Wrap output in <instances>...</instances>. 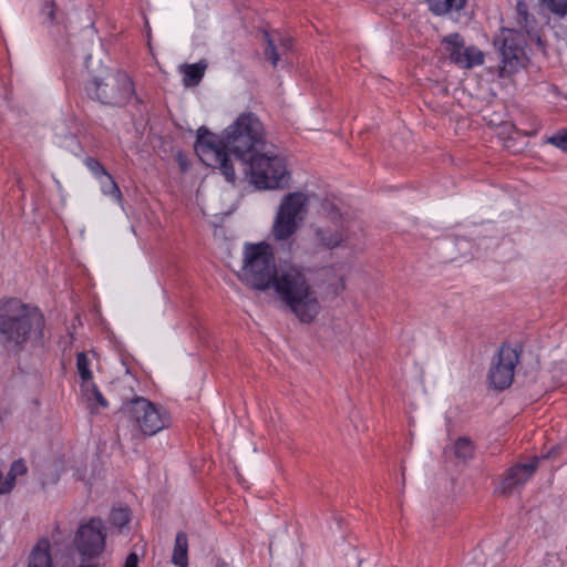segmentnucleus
Returning <instances> with one entry per match:
<instances>
[{"label": "nucleus", "mask_w": 567, "mask_h": 567, "mask_svg": "<svg viewBox=\"0 0 567 567\" xmlns=\"http://www.w3.org/2000/svg\"><path fill=\"white\" fill-rule=\"evenodd\" d=\"M106 528L100 518L81 524L74 537V546L83 560L99 557L105 548Z\"/></svg>", "instance_id": "6e6552de"}, {"label": "nucleus", "mask_w": 567, "mask_h": 567, "mask_svg": "<svg viewBox=\"0 0 567 567\" xmlns=\"http://www.w3.org/2000/svg\"><path fill=\"white\" fill-rule=\"evenodd\" d=\"M519 362V353L516 349L503 344L497 354L492 359L487 380L496 390L507 389L514 380V370Z\"/></svg>", "instance_id": "1a4fd4ad"}, {"label": "nucleus", "mask_w": 567, "mask_h": 567, "mask_svg": "<svg viewBox=\"0 0 567 567\" xmlns=\"http://www.w3.org/2000/svg\"><path fill=\"white\" fill-rule=\"evenodd\" d=\"M96 384L92 381V379L89 380H82L81 390L83 394L85 395L86 400L92 402L93 401V394L97 391Z\"/></svg>", "instance_id": "72a5a7b5"}, {"label": "nucleus", "mask_w": 567, "mask_h": 567, "mask_svg": "<svg viewBox=\"0 0 567 567\" xmlns=\"http://www.w3.org/2000/svg\"><path fill=\"white\" fill-rule=\"evenodd\" d=\"M276 39V43L279 49L286 54L287 51L291 49V39L287 37L278 35Z\"/></svg>", "instance_id": "f704fd0d"}, {"label": "nucleus", "mask_w": 567, "mask_h": 567, "mask_svg": "<svg viewBox=\"0 0 567 567\" xmlns=\"http://www.w3.org/2000/svg\"><path fill=\"white\" fill-rule=\"evenodd\" d=\"M499 51L504 69L515 71L518 66L523 65L525 55L524 49L519 40L512 32H508V34L503 38Z\"/></svg>", "instance_id": "ddd939ff"}, {"label": "nucleus", "mask_w": 567, "mask_h": 567, "mask_svg": "<svg viewBox=\"0 0 567 567\" xmlns=\"http://www.w3.org/2000/svg\"><path fill=\"white\" fill-rule=\"evenodd\" d=\"M27 465L23 460H17L11 464L7 477L2 478L3 483H10L11 489L14 487L16 478L27 473Z\"/></svg>", "instance_id": "393cba45"}, {"label": "nucleus", "mask_w": 567, "mask_h": 567, "mask_svg": "<svg viewBox=\"0 0 567 567\" xmlns=\"http://www.w3.org/2000/svg\"><path fill=\"white\" fill-rule=\"evenodd\" d=\"M28 567H52L48 540H40L32 549Z\"/></svg>", "instance_id": "a211bd4d"}, {"label": "nucleus", "mask_w": 567, "mask_h": 567, "mask_svg": "<svg viewBox=\"0 0 567 567\" xmlns=\"http://www.w3.org/2000/svg\"><path fill=\"white\" fill-rule=\"evenodd\" d=\"M466 0H427L430 10L437 16L445 14L451 10H461L465 7Z\"/></svg>", "instance_id": "aec40b11"}, {"label": "nucleus", "mask_w": 567, "mask_h": 567, "mask_svg": "<svg viewBox=\"0 0 567 567\" xmlns=\"http://www.w3.org/2000/svg\"><path fill=\"white\" fill-rule=\"evenodd\" d=\"M516 12H517V23L519 24V27L525 28V29L528 28V25H529L528 7L523 0L517 1Z\"/></svg>", "instance_id": "c85d7f7f"}, {"label": "nucleus", "mask_w": 567, "mask_h": 567, "mask_svg": "<svg viewBox=\"0 0 567 567\" xmlns=\"http://www.w3.org/2000/svg\"><path fill=\"white\" fill-rule=\"evenodd\" d=\"M96 384L92 381V379L89 380H82L81 390L83 394L85 395L86 400L92 402L93 401V394L97 391Z\"/></svg>", "instance_id": "473e14b6"}, {"label": "nucleus", "mask_w": 567, "mask_h": 567, "mask_svg": "<svg viewBox=\"0 0 567 567\" xmlns=\"http://www.w3.org/2000/svg\"><path fill=\"white\" fill-rule=\"evenodd\" d=\"M264 37L266 41L264 54L266 59L271 62L272 66H277L280 61V56L285 53L277 45L276 39L271 37L268 32H265Z\"/></svg>", "instance_id": "412c9836"}, {"label": "nucleus", "mask_w": 567, "mask_h": 567, "mask_svg": "<svg viewBox=\"0 0 567 567\" xmlns=\"http://www.w3.org/2000/svg\"><path fill=\"white\" fill-rule=\"evenodd\" d=\"M244 172L257 189H285L289 186L291 173L287 158L267 148L258 151L241 162Z\"/></svg>", "instance_id": "7ed1b4c3"}, {"label": "nucleus", "mask_w": 567, "mask_h": 567, "mask_svg": "<svg viewBox=\"0 0 567 567\" xmlns=\"http://www.w3.org/2000/svg\"><path fill=\"white\" fill-rule=\"evenodd\" d=\"M100 184L104 195L113 197L118 204L122 203L121 189L110 173L101 178Z\"/></svg>", "instance_id": "4be33fe9"}, {"label": "nucleus", "mask_w": 567, "mask_h": 567, "mask_svg": "<svg viewBox=\"0 0 567 567\" xmlns=\"http://www.w3.org/2000/svg\"><path fill=\"white\" fill-rule=\"evenodd\" d=\"M220 140L217 135L209 132L205 126H200L197 131V137L195 146H204V144H212Z\"/></svg>", "instance_id": "bb28decb"}, {"label": "nucleus", "mask_w": 567, "mask_h": 567, "mask_svg": "<svg viewBox=\"0 0 567 567\" xmlns=\"http://www.w3.org/2000/svg\"><path fill=\"white\" fill-rule=\"evenodd\" d=\"M93 401H95L101 408H107V405H109L106 399L103 396V394L100 392L99 389L93 394Z\"/></svg>", "instance_id": "e433bc0d"}, {"label": "nucleus", "mask_w": 567, "mask_h": 567, "mask_svg": "<svg viewBox=\"0 0 567 567\" xmlns=\"http://www.w3.org/2000/svg\"><path fill=\"white\" fill-rule=\"evenodd\" d=\"M89 359L84 352L76 354V369L82 380L92 379V372L89 369Z\"/></svg>", "instance_id": "a878e982"}, {"label": "nucleus", "mask_w": 567, "mask_h": 567, "mask_svg": "<svg viewBox=\"0 0 567 567\" xmlns=\"http://www.w3.org/2000/svg\"><path fill=\"white\" fill-rule=\"evenodd\" d=\"M122 413L135 422L144 435L152 436L171 424L168 412L151 401L137 396L125 403Z\"/></svg>", "instance_id": "0eeeda50"}, {"label": "nucleus", "mask_w": 567, "mask_h": 567, "mask_svg": "<svg viewBox=\"0 0 567 567\" xmlns=\"http://www.w3.org/2000/svg\"><path fill=\"white\" fill-rule=\"evenodd\" d=\"M539 458L534 457L528 463H517L509 467L499 483L497 492L502 495H509L522 487L535 473Z\"/></svg>", "instance_id": "f8f14e48"}, {"label": "nucleus", "mask_w": 567, "mask_h": 567, "mask_svg": "<svg viewBox=\"0 0 567 567\" xmlns=\"http://www.w3.org/2000/svg\"><path fill=\"white\" fill-rule=\"evenodd\" d=\"M298 229V221L291 216L277 212L272 226V235L277 240L290 238Z\"/></svg>", "instance_id": "dca6fc26"}, {"label": "nucleus", "mask_w": 567, "mask_h": 567, "mask_svg": "<svg viewBox=\"0 0 567 567\" xmlns=\"http://www.w3.org/2000/svg\"><path fill=\"white\" fill-rule=\"evenodd\" d=\"M124 567H138V556L136 553L128 554Z\"/></svg>", "instance_id": "c9c22d12"}, {"label": "nucleus", "mask_w": 567, "mask_h": 567, "mask_svg": "<svg viewBox=\"0 0 567 567\" xmlns=\"http://www.w3.org/2000/svg\"><path fill=\"white\" fill-rule=\"evenodd\" d=\"M474 454V446L470 439L467 437H460L455 442V455L458 458L462 460H468L472 458Z\"/></svg>", "instance_id": "b1692460"}, {"label": "nucleus", "mask_w": 567, "mask_h": 567, "mask_svg": "<svg viewBox=\"0 0 567 567\" xmlns=\"http://www.w3.org/2000/svg\"><path fill=\"white\" fill-rule=\"evenodd\" d=\"M195 152L204 164L218 168L227 182L235 184L237 176L230 157L233 154L226 147V132L215 143L195 146Z\"/></svg>", "instance_id": "9d476101"}, {"label": "nucleus", "mask_w": 567, "mask_h": 567, "mask_svg": "<svg viewBox=\"0 0 567 567\" xmlns=\"http://www.w3.org/2000/svg\"><path fill=\"white\" fill-rule=\"evenodd\" d=\"M59 8L52 0L43 2L41 8V16L43 17V23L52 25L58 22Z\"/></svg>", "instance_id": "5701e85b"}, {"label": "nucleus", "mask_w": 567, "mask_h": 567, "mask_svg": "<svg viewBox=\"0 0 567 567\" xmlns=\"http://www.w3.org/2000/svg\"><path fill=\"white\" fill-rule=\"evenodd\" d=\"M317 243L326 249H334L342 245L346 239V233L342 224L334 226H320L315 229Z\"/></svg>", "instance_id": "4468645a"}, {"label": "nucleus", "mask_w": 567, "mask_h": 567, "mask_svg": "<svg viewBox=\"0 0 567 567\" xmlns=\"http://www.w3.org/2000/svg\"><path fill=\"white\" fill-rule=\"evenodd\" d=\"M206 65L202 63L185 64L182 66L184 74L183 83L185 86L197 85L204 76Z\"/></svg>", "instance_id": "6ab92c4d"}, {"label": "nucleus", "mask_w": 567, "mask_h": 567, "mask_svg": "<svg viewBox=\"0 0 567 567\" xmlns=\"http://www.w3.org/2000/svg\"><path fill=\"white\" fill-rule=\"evenodd\" d=\"M45 319L42 312L17 298L0 300V346L21 352L28 342H42Z\"/></svg>", "instance_id": "f03ea898"}, {"label": "nucleus", "mask_w": 567, "mask_h": 567, "mask_svg": "<svg viewBox=\"0 0 567 567\" xmlns=\"http://www.w3.org/2000/svg\"><path fill=\"white\" fill-rule=\"evenodd\" d=\"M278 275L272 250L268 244H250L245 247L244 265L238 278L245 285L266 291Z\"/></svg>", "instance_id": "39448f33"}, {"label": "nucleus", "mask_w": 567, "mask_h": 567, "mask_svg": "<svg viewBox=\"0 0 567 567\" xmlns=\"http://www.w3.org/2000/svg\"><path fill=\"white\" fill-rule=\"evenodd\" d=\"M308 203L309 197L306 194L301 192L289 193L284 196L278 210L298 221V219H302V214L307 212Z\"/></svg>", "instance_id": "2eb2a0df"}, {"label": "nucleus", "mask_w": 567, "mask_h": 567, "mask_svg": "<svg viewBox=\"0 0 567 567\" xmlns=\"http://www.w3.org/2000/svg\"><path fill=\"white\" fill-rule=\"evenodd\" d=\"M450 59L461 68L471 69L484 63L483 52L475 47H465L458 33H452L443 39Z\"/></svg>", "instance_id": "9b49d317"}, {"label": "nucleus", "mask_w": 567, "mask_h": 567, "mask_svg": "<svg viewBox=\"0 0 567 567\" xmlns=\"http://www.w3.org/2000/svg\"><path fill=\"white\" fill-rule=\"evenodd\" d=\"M2 478H3V474L0 471V495L8 494L11 492L10 483H3Z\"/></svg>", "instance_id": "4c0bfd02"}, {"label": "nucleus", "mask_w": 567, "mask_h": 567, "mask_svg": "<svg viewBox=\"0 0 567 567\" xmlns=\"http://www.w3.org/2000/svg\"><path fill=\"white\" fill-rule=\"evenodd\" d=\"M555 14L564 17L567 14V0H542Z\"/></svg>", "instance_id": "c756f323"}, {"label": "nucleus", "mask_w": 567, "mask_h": 567, "mask_svg": "<svg viewBox=\"0 0 567 567\" xmlns=\"http://www.w3.org/2000/svg\"><path fill=\"white\" fill-rule=\"evenodd\" d=\"M112 523L122 527L128 523L130 517L126 509H114L111 514Z\"/></svg>", "instance_id": "2f4dec72"}, {"label": "nucleus", "mask_w": 567, "mask_h": 567, "mask_svg": "<svg viewBox=\"0 0 567 567\" xmlns=\"http://www.w3.org/2000/svg\"><path fill=\"white\" fill-rule=\"evenodd\" d=\"M87 94L102 104L110 106H123L127 104L134 94L133 82L123 71H115L104 79H94L86 86Z\"/></svg>", "instance_id": "423d86ee"}, {"label": "nucleus", "mask_w": 567, "mask_h": 567, "mask_svg": "<svg viewBox=\"0 0 567 567\" xmlns=\"http://www.w3.org/2000/svg\"><path fill=\"white\" fill-rule=\"evenodd\" d=\"M548 143L567 152V128L558 131L556 134L548 138Z\"/></svg>", "instance_id": "7c9ffc66"}, {"label": "nucleus", "mask_w": 567, "mask_h": 567, "mask_svg": "<svg viewBox=\"0 0 567 567\" xmlns=\"http://www.w3.org/2000/svg\"><path fill=\"white\" fill-rule=\"evenodd\" d=\"M172 561L178 567L188 566V539L184 532H178L176 535Z\"/></svg>", "instance_id": "f3484780"}, {"label": "nucleus", "mask_w": 567, "mask_h": 567, "mask_svg": "<svg viewBox=\"0 0 567 567\" xmlns=\"http://www.w3.org/2000/svg\"><path fill=\"white\" fill-rule=\"evenodd\" d=\"M84 164L97 178H102L103 176L109 174V172L102 165V163L94 157H86Z\"/></svg>", "instance_id": "cd10ccee"}, {"label": "nucleus", "mask_w": 567, "mask_h": 567, "mask_svg": "<svg viewBox=\"0 0 567 567\" xmlns=\"http://www.w3.org/2000/svg\"><path fill=\"white\" fill-rule=\"evenodd\" d=\"M310 268L302 265L285 262L279 266L270 288L302 323L313 322L321 311L317 290L310 281Z\"/></svg>", "instance_id": "f257e3e1"}, {"label": "nucleus", "mask_w": 567, "mask_h": 567, "mask_svg": "<svg viewBox=\"0 0 567 567\" xmlns=\"http://www.w3.org/2000/svg\"><path fill=\"white\" fill-rule=\"evenodd\" d=\"M225 132L226 147L240 163L267 146L264 125L251 112L240 114Z\"/></svg>", "instance_id": "20e7f679"}]
</instances>
